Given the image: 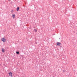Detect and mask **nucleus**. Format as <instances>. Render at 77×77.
<instances>
[{"label":"nucleus","instance_id":"nucleus-8","mask_svg":"<svg viewBox=\"0 0 77 77\" xmlns=\"http://www.w3.org/2000/svg\"><path fill=\"white\" fill-rule=\"evenodd\" d=\"M34 30L35 31V32H37V30H36V29H34Z\"/></svg>","mask_w":77,"mask_h":77},{"label":"nucleus","instance_id":"nucleus-6","mask_svg":"<svg viewBox=\"0 0 77 77\" xmlns=\"http://www.w3.org/2000/svg\"><path fill=\"white\" fill-rule=\"evenodd\" d=\"M2 51L3 53H5V50L3 48L2 49Z\"/></svg>","mask_w":77,"mask_h":77},{"label":"nucleus","instance_id":"nucleus-10","mask_svg":"<svg viewBox=\"0 0 77 77\" xmlns=\"http://www.w3.org/2000/svg\"><path fill=\"white\" fill-rule=\"evenodd\" d=\"M64 72V70L63 71V72Z\"/></svg>","mask_w":77,"mask_h":77},{"label":"nucleus","instance_id":"nucleus-9","mask_svg":"<svg viewBox=\"0 0 77 77\" xmlns=\"http://www.w3.org/2000/svg\"><path fill=\"white\" fill-rule=\"evenodd\" d=\"M11 5H12V3H13L12 2H11Z\"/></svg>","mask_w":77,"mask_h":77},{"label":"nucleus","instance_id":"nucleus-2","mask_svg":"<svg viewBox=\"0 0 77 77\" xmlns=\"http://www.w3.org/2000/svg\"><path fill=\"white\" fill-rule=\"evenodd\" d=\"M57 45H58V46H60V45L61 44V43L59 42H57Z\"/></svg>","mask_w":77,"mask_h":77},{"label":"nucleus","instance_id":"nucleus-11","mask_svg":"<svg viewBox=\"0 0 77 77\" xmlns=\"http://www.w3.org/2000/svg\"><path fill=\"white\" fill-rule=\"evenodd\" d=\"M9 0V1H10V0Z\"/></svg>","mask_w":77,"mask_h":77},{"label":"nucleus","instance_id":"nucleus-1","mask_svg":"<svg viewBox=\"0 0 77 77\" xmlns=\"http://www.w3.org/2000/svg\"><path fill=\"white\" fill-rule=\"evenodd\" d=\"M1 40L2 41H3V42H6V39L4 38H2Z\"/></svg>","mask_w":77,"mask_h":77},{"label":"nucleus","instance_id":"nucleus-7","mask_svg":"<svg viewBox=\"0 0 77 77\" xmlns=\"http://www.w3.org/2000/svg\"><path fill=\"white\" fill-rule=\"evenodd\" d=\"M16 53L17 54H19V53H20L18 51H16Z\"/></svg>","mask_w":77,"mask_h":77},{"label":"nucleus","instance_id":"nucleus-4","mask_svg":"<svg viewBox=\"0 0 77 77\" xmlns=\"http://www.w3.org/2000/svg\"><path fill=\"white\" fill-rule=\"evenodd\" d=\"M19 10H20V7H17L16 9L17 11H18Z\"/></svg>","mask_w":77,"mask_h":77},{"label":"nucleus","instance_id":"nucleus-3","mask_svg":"<svg viewBox=\"0 0 77 77\" xmlns=\"http://www.w3.org/2000/svg\"><path fill=\"white\" fill-rule=\"evenodd\" d=\"M9 76H11V77H12V73L11 72H10L9 73Z\"/></svg>","mask_w":77,"mask_h":77},{"label":"nucleus","instance_id":"nucleus-5","mask_svg":"<svg viewBox=\"0 0 77 77\" xmlns=\"http://www.w3.org/2000/svg\"><path fill=\"white\" fill-rule=\"evenodd\" d=\"M12 17L13 18H15V14H12Z\"/></svg>","mask_w":77,"mask_h":77}]
</instances>
